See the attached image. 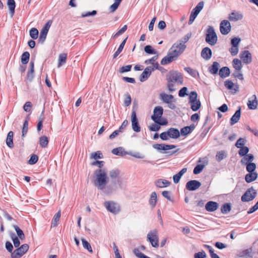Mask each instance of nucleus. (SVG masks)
Listing matches in <instances>:
<instances>
[{"instance_id":"f257e3e1","label":"nucleus","mask_w":258,"mask_h":258,"mask_svg":"<svg viewBox=\"0 0 258 258\" xmlns=\"http://www.w3.org/2000/svg\"><path fill=\"white\" fill-rule=\"evenodd\" d=\"M109 175L111 179H115L108 185V177L105 169L96 170L93 173V183L98 189L102 190L106 195H110L118 189H122L125 187L122 179L119 177L120 171L113 169L109 171Z\"/></svg>"},{"instance_id":"f03ea898","label":"nucleus","mask_w":258,"mask_h":258,"mask_svg":"<svg viewBox=\"0 0 258 258\" xmlns=\"http://www.w3.org/2000/svg\"><path fill=\"white\" fill-rule=\"evenodd\" d=\"M191 36V33H188L179 40L178 43H174L169 50L170 52V54L173 55L176 58H177L185 49L186 46L185 44Z\"/></svg>"},{"instance_id":"7ed1b4c3","label":"nucleus","mask_w":258,"mask_h":258,"mask_svg":"<svg viewBox=\"0 0 258 258\" xmlns=\"http://www.w3.org/2000/svg\"><path fill=\"white\" fill-rule=\"evenodd\" d=\"M167 81V87L170 92L175 90V86L176 84H182L183 77L180 73L176 71H170L166 76Z\"/></svg>"},{"instance_id":"20e7f679","label":"nucleus","mask_w":258,"mask_h":258,"mask_svg":"<svg viewBox=\"0 0 258 258\" xmlns=\"http://www.w3.org/2000/svg\"><path fill=\"white\" fill-rule=\"evenodd\" d=\"M206 41L211 45H214L217 41V36L213 27L209 26L207 29Z\"/></svg>"},{"instance_id":"39448f33","label":"nucleus","mask_w":258,"mask_h":258,"mask_svg":"<svg viewBox=\"0 0 258 258\" xmlns=\"http://www.w3.org/2000/svg\"><path fill=\"white\" fill-rule=\"evenodd\" d=\"M257 191L251 187L246 190L245 193L242 196L241 200L243 202H248L252 201L256 196Z\"/></svg>"},{"instance_id":"423d86ee","label":"nucleus","mask_w":258,"mask_h":258,"mask_svg":"<svg viewBox=\"0 0 258 258\" xmlns=\"http://www.w3.org/2000/svg\"><path fill=\"white\" fill-rule=\"evenodd\" d=\"M147 237L153 247H158L159 246L158 236L157 230L154 229L150 231L147 234Z\"/></svg>"},{"instance_id":"0eeeda50","label":"nucleus","mask_w":258,"mask_h":258,"mask_svg":"<svg viewBox=\"0 0 258 258\" xmlns=\"http://www.w3.org/2000/svg\"><path fill=\"white\" fill-rule=\"evenodd\" d=\"M29 249V245L27 244H22L20 247L15 249L11 253L12 258H20L22 257Z\"/></svg>"},{"instance_id":"6e6552de","label":"nucleus","mask_w":258,"mask_h":258,"mask_svg":"<svg viewBox=\"0 0 258 258\" xmlns=\"http://www.w3.org/2000/svg\"><path fill=\"white\" fill-rule=\"evenodd\" d=\"M204 3L203 2H201L198 3L197 6L192 10L190 15L189 19L188 20V24L191 25L194 21L198 15L203 9Z\"/></svg>"},{"instance_id":"1a4fd4ad","label":"nucleus","mask_w":258,"mask_h":258,"mask_svg":"<svg viewBox=\"0 0 258 258\" xmlns=\"http://www.w3.org/2000/svg\"><path fill=\"white\" fill-rule=\"evenodd\" d=\"M231 30V26L229 21L222 20L220 24V31L222 34L227 35Z\"/></svg>"},{"instance_id":"9d476101","label":"nucleus","mask_w":258,"mask_h":258,"mask_svg":"<svg viewBox=\"0 0 258 258\" xmlns=\"http://www.w3.org/2000/svg\"><path fill=\"white\" fill-rule=\"evenodd\" d=\"M160 98L164 102L168 104L169 108L173 109L175 107V105L173 103V96L172 95H168L164 93H162L160 94Z\"/></svg>"},{"instance_id":"9b49d317","label":"nucleus","mask_w":258,"mask_h":258,"mask_svg":"<svg viewBox=\"0 0 258 258\" xmlns=\"http://www.w3.org/2000/svg\"><path fill=\"white\" fill-rule=\"evenodd\" d=\"M104 206L109 212L113 214H116L119 211V206L113 202H105Z\"/></svg>"},{"instance_id":"f8f14e48","label":"nucleus","mask_w":258,"mask_h":258,"mask_svg":"<svg viewBox=\"0 0 258 258\" xmlns=\"http://www.w3.org/2000/svg\"><path fill=\"white\" fill-rule=\"evenodd\" d=\"M163 114H153L151 119L159 125H165L168 123L167 119L162 116Z\"/></svg>"},{"instance_id":"ddd939ff","label":"nucleus","mask_w":258,"mask_h":258,"mask_svg":"<svg viewBox=\"0 0 258 258\" xmlns=\"http://www.w3.org/2000/svg\"><path fill=\"white\" fill-rule=\"evenodd\" d=\"M51 22L49 21L47 22L43 27L40 32V34L39 36V40L40 42H43L46 37L47 34L48 33V30L51 26Z\"/></svg>"},{"instance_id":"4468645a","label":"nucleus","mask_w":258,"mask_h":258,"mask_svg":"<svg viewBox=\"0 0 258 258\" xmlns=\"http://www.w3.org/2000/svg\"><path fill=\"white\" fill-rule=\"evenodd\" d=\"M240 58L243 63L249 64L252 61L251 54L248 50H244L240 54Z\"/></svg>"},{"instance_id":"2eb2a0df","label":"nucleus","mask_w":258,"mask_h":258,"mask_svg":"<svg viewBox=\"0 0 258 258\" xmlns=\"http://www.w3.org/2000/svg\"><path fill=\"white\" fill-rule=\"evenodd\" d=\"M201 185L200 181L197 180H192L186 183V188L188 190H195L198 189Z\"/></svg>"},{"instance_id":"dca6fc26","label":"nucleus","mask_w":258,"mask_h":258,"mask_svg":"<svg viewBox=\"0 0 258 258\" xmlns=\"http://www.w3.org/2000/svg\"><path fill=\"white\" fill-rule=\"evenodd\" d=\"M132 126L134 131L138 133L141 131V127L139 125L136 114H132Z\"/></svg>"},{"instance_id":"f3484780","label":"nucleus","mask_w":258,"mask_h":258,"mask_svg":"<svg viewBox=\"0 0 258 258\" xmlns=\"http://www.w3.org/2000/svg\"><path fill=\"white\" fill-rule=\"evenodd\" d=\"M154 69V68L151 67H147L140 76V81L143 82L147 79L150 76L152 72L153 71Z\"/></svg>"},{"instance_id":"a211bd4d","label":"nucleus","mask_w":258,"mask_h":258,"mask_svg":"<svg viewBox=\"0 0 258 258\" xmlns=\"http://www.w3.org/2000/svg\"><path fill=\"white\" fill-rule=\"evenodd\" d=\"M242 18L243 15L241 13L234 11L229 15L228 18L230 21L235 22L241 20Z\"/></svg>"},{"instance_id":"6ab92c4d","label":"nucleus","mask_w":258,"mask_h":258,"mask_svg":"<svg viewBox=\"0 0 258 258\" xmlns=\"http://www.w3.org/2000/svg\"><path fill=\"white\" fill-rule=\"evenodd\" d=\"M153 147L158 150H168L176 148V146L172 145H165L156 144L153 145Z\"/></svg>"},{"instance_id":"aec40b11","label":"nucleus","mask_w":258,"mask_h":258,"mask_svg":"<svg viewBox=\"0 0 258 258\" xmlns=\"http://www.w3.org/2000/svg\"><path fill=\"white\" fill-rule=\"evenodd\" d=\"M257 100L255 95H253L249 99L247 102V106L250 109H255L257 106Z\"/></svg>"},{"instance_id":"412c9836","label":"nucleus","mask_w":258,"mask_h":258,"mask_svg":"<svg viewBox=\"0 0 258 258\" xmlns=\"http://www.w3.org/2000/svg\"><path fill=\"white\" fill-rule=\"evenodd\" d=\"M225 87L228 90H233L234 93H236L238 91V86L234 84L231 80H226L224 82Z\"/></svg>"},{"instance_id":"4be33fe9","label":"nucleus","mask_w":258,"mask_h":258,"mask_svg":"<svg viewBox=\"0 0 258 258\" xmlns=\"http://www.w3.org/2000/svg\"><path fill=\"white\" fill-rule=\"evenodd\" d=\"M195 127L196 126L194 124H191L189 126H185L181 129L180 134H181L182 136H186L190 134L195 128Z\"/></svg>"},{"instance_id":"5701e85b","label":"nucleus","mask_w":258,"mask_h":258,"mask_svg":"<svg viewBox=\"0 0 258 258\" xmlns=\"http://www.w3.org/2000/svg\"><path fill=\"white\" fill-rule=\"evenodd\" d=\"M167 132L169 138L176 139L180 137V132L177 128H170Z\"/></svg>"},{"instance_id":"b1692460","label":"nucleus","mask_w":258,"mask_h":258,"mask_svg":"<svg viewBox=\"0 0 258 258\" xmlns=\"http://www.w3.org/2000/svg\"><path fill=\"white\" fill-rule=\"evenodd\" d=\"M218 208V203L213 201L208 202L205 206V208L208 212H214L216 211Z\"/></svg>"},{"instance_id":"393cba45","label":"nucleus","mask_w":258,"mask_h":258,"mask_svg":"<svg viewBox=\"0 0 258 258\" xmlns=\"http://www.w3.org/2000/svg\"><path fill=\"white\" fill-rule=\"evenodd\" d=\"M170 52L169 51L167 56H165L161 61L162 65H166L171 63L174 59L176 58L173 55L170 54Z\"/></svg>"},{"instance_id":"a878e982","label":"nucleus","mask_w":258,"mask_h":258,"mask_svg":"<svg viewBox=\"0 0 258 258\" xmlns=\"http://www.w3.org/2000/svg\"><path fill=\"white\" fill-rule=\"evenodd\" d=\"M202 57L205 60H209L212 56V51L209 47L204 48L201 52Z\"/></svg>"},{"instance_id":"bb28decb","label":"nucleus","mask_w":258,"mask_h":258,"mask_svg":"<svg viewBox=\"0 0 258 258\" xmlns=\"http://www.w3.org/2000/svg\"><path fill=\"white\" fill-rule=\"evenodd\" d=\"M155 184L157 187L163 188L168 186L170 182L165 179H159L155 181Z\"/></svg>"},{"instance_id":"cd10ccee","label":"nucleus","mask_w":258,"mask_h":258,"mask_svg":"<svg viewBox=\"0 0 258 258\" xmlns=\"http://www.w3.org/2000/svg\"><path fill=\"white\" fill-rule=\"evenodd\" d=\"M186 171L187 168H183L178 173L174 175L173 176V182L175 183H178L179 182L181 176L186 172Z\"/></svg>"},{"instance_id":"c85d7f7f","label":"nucleus","mask_w":258,"mask_h":258,"mask_svg":"<svg viewBox=\"0 0 258 258\" xmlns=\"http://www.w3.org/2000/svg\"><path fill=\"white\" fill-rule=\"evenodd\" d=\"M239 256L240 257H252L253 256V251L252 248L245 249L239 253Z\"/></svg>"},{"instance_id":"c756f323","label":"nucleus","mask_w":258,"mask_h":258,"mask_svg":"<svg viewBox=\"0 0 258 258\" xmlns=\"http://www.w3.org/2000/svg\"><path fill=\"white\" fill-rule=\"evenodd\" d=\"M257 177V173L256 172H249L245 175V179L247 183H250L255 180Z\"/></svg>"},{"instance_id":"7c9ffc66","label":"nucleus","mask_w":258,"mask_h":258,"mask_svg":"<svg viewBox=\"0 0 258 258\" xmlns=\"http://www.w3.org/2000/svg\"><path fill=\"white\" fill-rule=\"evenodd\" d=\"M254 157L253 155L248 154L243 156V158L241 160V163L242 164L246 165L249 163H251Z\"/></svg>"},{"instance_id":"2f4dec72","label":"nucleus","mask_w":258,"mask_h":258,"mask_svg":"<svg viewBox=\"0 0 258 258\" xmlns=\"http://www.w3.org/2000/svg\"><path fill=\"white\" fill-rule=\"evenodd\" d=\"M157 196L156 192H153L151 194L150 198L149 201V204L152 208L156 206L157 203Z\"/></svg>"},{"instance_id":"473e14b6","label":"nucleus","mask_w":258,"mask_h":258,"mask_svg":"<svg viewBox=\"0 0 258 258\" xmlns=\"http://www.w3.org/2000/svg\"><path fill=\"white\" fill-rule=\"evenodd\" d=\"M14 133L12 131H10L7 135L6 139V144L7 146L12 148L14 147V144L13 141Z\"/></svg>"},{"instance_id":"72a5a7b5","label":"nucleus","mask_w":258,"mask_h":258,"mask_svg":"<svg viewBox=\"0 0 258 258\" xmlns=\"http://www.w3.org/2000/svg\"><path fill=\"white\" fill-rule=\"evenodd\" d=\"M67 59V54L66 53H61L59 55L58 60V68L60 67L61 66L64 64L66 61Z\"/></svg>"},{"instance_id":"f704fd0d","label":"nucleus","mask_w":258,"mask_h":258,"mask_svg":"<svg viewBox=\"0 0 258 258\" xmlns=\"http://www.w3.org/2000/svg\"><path fill=\"white\" fill-rule=\"evenodd\" d=\"M189 103L190 104V107L192 111H197L201 107V102L199 100H192L189 101Z\"/></svg>"},{"instance_id":"c9c22d12","label":"nucleus","mask_w":258,"mask_h":258,"mask_svg":"<svg viewBox=\"0 0 258 258\" xmlns=\"http://www.w3.org/2000/svg\"><path fill=\"white\" fill-rule=\"evenodd\" d=\"M219 68V63L217 61H215L213 63V64L209 67V71L212 74H216L218 73Z\"/></svg>"},{"instance_id":"e433bc0d","label":"nucleus","mask_w":258,"mask_h":258,"mask_svg":"<svg viewBox=\"0 0 258 258\" xmlns=\"http://www.w3.org/2000/svg\"><path fill=\"white\" fill-rule=\"evenodd\" d=\"M229 74L230 70L228 67H223L219 71V75L222 78L228 77Z\"/></svg>"},{"instance_id":"4c0bfd02","label":"nucleus","mask_w":258,"mask_h":258,"mask_svg":"<svg viewBox=\"0 0 258 258\" xmlns=\"http://www.w3.org/2000/svg\"><path fill=\"white\" fill-rule=\"evenodd\" d=\"M232 65L233 68L237 71H240L242 68V63L241 60L238 58H234L232 61Z\"/></svg>"},{"instance_id":"58836bf2","label":"nucleus","mask_w":258,"mask_h":258,"mask_svg":"<svg viewBox=\"0 0 258 258\" xmlns=\"http://www.w3.org/2000/svg\"><path fill=\"white\" fill-rule=\"evenodd\" d=\"M13 228L17 233V237L21 240H24L25 236L23 231L17 225H13Z\"/></svg>"},{"instance_id":"ea45409f","label":"nucleus","mask_w":258,"mask_h":258,"mask_svg":"<svg viewBox=\"0 0 258 258\" xmlns=\"http://www.w3.org/2000/svg\"><path fill=\"white\" fill-rule=\"evenodd\" d=\"M61 216V212L59 211L53 217L51 221V227H56L57 225V223L60 219Z\"/></svg>"},{"instance_id":"a19ab883","label":"nucleus","mask_w":258,"mask_h":258,"mask_svg":"<svg viewBox=\"0 0 258 258\" xmlns=\"http://www.w3.org/2000/svg\"><path fill=\"white\" fill-rule=\"evenodd\" d=\"M226 154L225 151L223 150H221L217 152L216 155V160L218 162H220L221 160H223L226 157Z\"/></svg>"},{"instance_id":"79ce46f5","label":"nucleus","mask_w":258,"mask_h":258,"mask_svg":"<svg viewBox=\"0 0 258 258\" xmlns=\"http://www.w3.org/2000/svg\"><path fill=\"white\" fill-rule=\"evenodd\" d=\"M7 5L9 7L10 13L12 16H13L15 13V9L16 7L15 2L14 0H8Z\"/></svg>"},{"instance_id":"37998d69","label":"nucleus","mask_w":258,"mask_h":258,"mask_svg":"<svg viewBox=\"0 0 258 258\" xmlns=\"http://www.w3.org/2000/svg\"><path fill=\"white\" fill-rule=\"evenodd\" d=\"M81 240L83 247L86 249L89 252L93 253V250L90 244L84 238H82Z\"/></svg>"},{"instance_id":"c03bdc74","label":"nucleus","mask_w":258,"mask_h":258,"mask_svg":"<svg viewBox=\"0 0 258 258\" xmlns=\"http://www.w3.org/2000/svg\"><path fill=\"white\" fill-rule=\"evenodd\" d=\"M30 54L28 51L24 52L21 56V62L23 64H27L29 60Z\"/></svg>"},{"instance_id":"a18cd8bd","label":"nucleus","mask_w":258,"mask_h":258,"mask_svg":"<svg viewBox=\"0 0 258 258\" xmlns=\"http://www.w3.org/2000/svg\"><path fill=\"white\" fill-rule=\"evenodd\" d=\"M122 1V0H115L114 3L112 5H111L109 7V10L110 12H114L118 8Z\"/></svg>"},{"instance_id":"49530a36","label":"nucleus","mask_w":258,"mask_h":258,"mask_svg":"<svg viewBox=\"0 0 258 258\" xmlns=\"http://www.w3.org/2000/svg\"><path fill=\"white\" fill-rule=\"evenodd\" d=\"M48 143V139L46 136H42L39 139V144L42 148H46Z\"/></svg>"},{"instance_id":"de8ad7c7","label":"nucleus","mask_w":258,"mask_h":258,"mask_svg":"<svg viewBox=\"0 0 258 258\" xmlns=\"http://www.w3.org/2000/svg\"><path fill=\"white\" fill-rule=\"evenodd\" d=\"M231 210V205L229 203L224 204L221 208V212L223 214H227Z\"/></svg>"},{"instance_id":"09e8293b","label":"nucleus","mask_w":258,"mask_h":258,"mask_svg":"<svg viewBox=\"0 0 258 258\" xmlns=\"http://www.w3.org/2000/svg\"><path fill=\"white\" fill-rule=\"evenodd\" d=\"M28 116L27 117V119L24 122L23 127L22 128V138H24L25 136L27 134L28 130Z\"/></svg>"},{"instance_id":"8fccbe9b","label":"nucleus","mask_w":258,"mask_h":258,"mask_svg":"<svg viewBox=\"0 0 258 258\" xmlns=\"http://www.w3.org/2000/svg\"><path fill=\"white\" fill-rule=\"evenodd\" d=\"M134 253L138 257V258H150L148 257L143 253H142L140 249V248H136L133 250Z\"/></svg>"},{"instance_id":"3c124183","label":"nucleus","mask_w":258,"mask_h":258,"mask_svg":"<svg viewBox=\"0 0 258 258\" xmlns=\"http://www.w3.org/2000/svg\"><path fill=\"white\" fill-rule=\"evenodd\" d=\"M185 71H186L188 74L194 77H196L199 75L198 71L191 68L187 67L184 69Z\"/></svg>"},{"instance_id":"603ef678","label":"nucleus","mask_w":258,"mask_h":258,"mask_svg":"<svg viewBox=\"0 0 258 258\" xmlns=\"http://www.w3.org/2000/svg\"><path fill=\"white\" fill-rule=\"evenodd\" d=\"M30 35L33 39H36L38 36V31L35 28H32L30 31Z\"/></svg>"},{"instance_id":"864d4df0","label":"nucleus","mask_w":258,"mask_h":258,"mask_svg":"<svg viewBox=\"0 0 258 258\" xmlns=\"http://www.w3.org/2000/svg\"><path fill=\"white\" fill-rule=\"evenodd\" d=\"M240 149L238 151V154L241 156H244L247 154H248V152H249V149L247 147L243 146L240 148Z\"/></svg>"},{"instance_id":"5fc2aeb1","label":"nucleus","mask_w":258,"mask_h":258,"mask_svg":"<svg viewBox=\"0 0 258 258\" xmlns=\"http://www.w3.org/2000/svg\"><path fill=\"white\" fill-rule=\"evenodd\" d=\"M241 114H234L230 119L231 125H233L238 121L240 119Z\"/></svg>"},{"instance_id":"6e6d98bb","label":"nucleus","mask_w":258,"mask_h":258,"mask_svg":"<svg viewBox=\"0 0 258 258\" xmlns=\"http://www.w3.org/2000/svg\"><path fill=\"white\" fill-rule=\"evenodd\" d=\"M246 170L248 172H254V170L256 168V165L254 163H249L248 164H246Z\"/></svg>"},{"instance_id":"4d7b16f0","label":"nucleus","mask_w":258,"mask_h":258,"mask_svg":"<svg viewBox=\"0 0 258 258\" xmlns=\"http://www.w3.org/2000/svg\"><path fill=\"white\" fill-rule=\"evenodd\" d=\"M90 158L95 160L102 158V154L100 151L91 153Z\"/></svg>"},{"instance_id":"13d9d810","label":"nucleus","mask_w":258,"mask_h":258,"mask_svg":"<svg viewBox=\"0 0 258 258\" xmlns=\"http://www.w3.org/2000/svg\"><path fill=\"white\" fill-rule=\"evenodd\" d=\"M204 168V165L202 164L197 165L194 169V173L198 174L201 173Z\"/></svg>"},{"instance_id":"bf43d9fd","label":"nucleus","mask_w":258,"mask_h":258,"mask_svg":"<svg viewBox=\"0 0 258 258\" xmlns=\"http://www.w3.org/2000/svg\"><path fill=\"white\" fill-rule=\"evenodd\" d=\"M112 153L116 155L122 156L123 155V151L122 148H117L112 150Z\"/></svg>"},{"instance_id":"052dcab7","label":"nucleus","mask_w":258,"mask_h":258,"mask_svg":"<svg viewBox=\"0 0 258 258\" xmlns=\"http://www.w3.org/2000/svg\"><path fill=\"white\" fill-rule=\"evenodd\" d=\"M38 159V156L36 155L33 154L29 160L28 163L30 165H33L37 162Z\"/></svg>"},{"instance_id":"680f3d73","label":"nucleus","mask_w":258,"mask_h":258,"mask_svg":"<svg viewBox=\"0 0 258 258\" xmlns=\"http://www.w3.org/2000/svg\"><path fill=\"white\" fill-rule=\"evenodd\" d=\"M132 98L130 94H126L124 99V104L126 106H129L131 103Z\"/></svg>"},{"instance_id":"e2e57ef3","label":"nucleus","mask_w":258,"mask_h":258,"mask_svg":"<svg viewBox=\"0 0 258 258\" xmlns=\"http://www.w3.org/2000/svg\"><path fill=\"white\" fill-rule=\"evenodd\" d=\"M132 67V66L131 64L122 66L120 68L119 72L121 73L130 72L131 70Z\"/></svg>"},{"instance_id":"0e129e2a","label":"nucleus","mask_w":258,"mask_h":258,"mask_svg":"<svg viewBox=\"0 0 258 258\" xmlns=\"http://www.w3.org/2000/svg\"><path fill=\"white\" fill-rule=\"evenodd\" d=\"M127 26L126 25H124L119 30H118L113 36V37H117L119 35L123 33L127 29Z\"/></svg>"},{"instance_id":"69168bd1","label":"nucleus","mask_w":258,"mask_h":258,"mask_svg":"<svg viewBox=\"0 0 258 258\" xmlns=\"http://www.w3.org/2000/svg\"><path fill=\"white\" fill-rule=\"evenodd\" d=\"M229 51L232 56L236 55L238 52V46H232L229 49Z\"/></svg>"},{"instance_id":"338daca9","label":"nucleus","mask_w":258,"mask_h":258,"mask_svg":"<svg viewBox=\"0 0 258 258\" xmlns=\"http://www.w3.org/2000/svg\"><path fill=\"white\" fill-rule=\"evenodd\" d=\"M32 108V103L30 101H27L25 103L23 106V109L26 112H30Z\"/></svg>"},{"instance_id":"774afa93","label":"nucleus","mask_w":258,"mask_h":258,"mask_svg":"<svg viewBox=\"0 0 258 258\" xmlns=\"http://www.w3.org/2000/svg\"><path fill=\"white\" fill-rule=\"evenodd\" d=\"M207 256L206 252L202 250V251L196 253L194 254L195 258H206Z\"/></svg>"}]
</instances>
